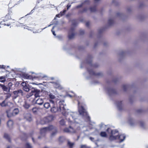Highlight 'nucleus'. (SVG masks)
Wrapping results in <instances>:
<instances>
[{
    "mask_svg": "<svg viewBox=\"0 0 148 148\" xmlns=\"http://www.w3.org/2000/svg\"><path fill=\"white\" fill-rule=\"evenodd\" d=\"M54 27H53L52 29V32L53 33V35H54V36H56V34H55V32L54 31H53V29H54Z\"/></svg>",
    "mask_w": 148,
    "mask_h": 148,
    "instance_id": "19",
    "label": "nucleus"
},
{
    "mask_svg": "<svg viewBox=\"0 0 148 148\" xmlns=\"http://www.w3.org/2000/svg\"><path fill=\"white\" fill-rule=\"evenodd\" d=\"M46 76L45 75H42V74H39L38 75V76H37V77L42 79L44 77H46Z\"/></svg>",
    "mask_w": 148,
    "mask_h": 148,
    "instance_id": "9",
    "label": "nucleus"
},
{
    "mask_svg": "<svg viewBox=\"0 0 148 148\" xmlns=\"http://www.w3.org/2000/svg\"><path fill=\"white\" fill-rule=\"evenodd\" d=\"M0 86L2 88L3 90L4 91H7L8 88L4 85H2L0 84Z\"/></svg>",
    "mask_w": 148,
    "mask_h": 148,
    "instance_id": "5",
    "label": "nucleus"
},
{
    "mask_svg": "<svg viewBox=\"0 0 148 148\" xmlns=\"http://www.w3.org/2000/svg\"><path fill=\"white\" fill-rule=\"evenodd\" d=\"M9 127H11L13 125V121H9L7 123Z\"/></svg>",
    "mask_w": 148,
    "mask_h": 148,
    "instance_id": "8",
    "label": "nucleus"
},
{
    "mask_svg": "<svg viewBox=\"0 0 148 148\" xmlns=\"http://www.w3.org/2000/svg\"><path fill=\"white\" fill-rule=\"evenodd\" d=\"M32 84H35V85H36L37 84H36V83H32Z\"/></svg>",
    "mask_w": 148,
    "mask_h": 148,
    "instance_id": "24",
    "label": "nucleus"
},
{
    "mask_svg": "<svg viewBox=\"0 0 148 148\" xmlns=\"http://www.w3.org/2000/svg\"><path fill=\"white\" fill-rule=\"evenodd\" d=\"M100 135L102 137H106L107 136V134L105 132H101L100 133Z\"/></svg>",
    "mask_w": 148,
    "mask_h": 148,
    "instance_id": "10",
    "label": "nucleus"
},
{
    "mask_svg": "<svg viewBox=\"0 0 148 148\" xmlns=\"http://www.w3.org/2000/svg\"><path fill=\"white\" fill-rule=\"evenodd\" d=\"M50 98L52 99H53L55 98V96L52 94H50L49 95Z\"/></svg>",
    "mask_w": 148,
    "mask_h": 148,
    "instance_id": "16",
    "label": "nucleus"
},
{
    "mask_svg": "<svg viewBox=\"0 0 148 148\" xmlns=\"http://www.w3.org/2000/svg\"><path fill=\"white\" fill-rule=\"evenodd\" d=\"M24 107L26 108H28L29 107V105L28 104H25V105H24Z\"/></svg>",
    "mask_w": 148,
    "mask_h": 148,
    "instance_id": "17",
    "label": "nucleus"
},
{
    "mask_svg": "<svg viewBox=\"0 0 148 148\" xmlns=\"http://www.w3.org/2000/svg\"><path fill=\"white\" fill-rule=\"evenodd\" d=\"M7 116L8 117H10L12 116H13L12 112L10 111V110H8L7 111Z\"/></svg>",
    "mask_w": 148,
    "mask_h": 148,
    "instance_id": "4",
    "label": "nucleus"
},
{
    "mask_svg": "<svg viewBox=\"0 0 148 148\" xmlns=\"http://www.w3.org/2000/svg\"><path fill=\"white\" fill-rule=\"evenodd\" d=\"M5 80H6L4 78L3 79L1 80L0 81V82H1L3 83V82H4L5 81Z\"/></svg>",
    "mask_w": 148,
    "mask_h": 148,
    "instance_id": "20",
    "label": "nucleus"
},
{
    "mask_svg": "<svg viewBox=\"0 0 148 148\" xmlns=\"http://www.w3.org/2000/svg\"><path fill=\"white\" fill-rule=\"evenodd\" d=\"M43 101L41 98H39L36 100V103L38 105H41L43 104Z\"/></svg>",
    "mask_w": 148,
    "mask_h": 148,
    "instance_id": "3",
    "label": "nucleus"
},
{
    "mask_svg": "<svg viewBox=\"0 0 148 148\" xmlns=\"http://www.w3.org/2000/svg\"><path fill=\"white\" fill-rule=\"evenodd\" d=\"M0 69H5V66L3 65H0Z\"/></svg>",
    "mask_w": 148,
    "mask_h": 148,
    "instance_id": "21",
    "label": "nucleus"
},
{
    "mask_svg": "<svg viewBox=\"0 0 148 148\" xmlns=\"http://www.w3.org/2000/svg\"><path fill=\"white\" fill-rule=\"evenodd\" d=\"M102 127L104 128V130H105L106 129L107 131H108V130L109 129V128H108V127H107V126L105 125H103Z\"/></svg>",
    "mask_w": 148,
    "mask_h": 148,
    "instance_id": "14",
    "label": "nucleus"
},
{
    "mask_svg": "<svg viewBox=\"0 0 148 148\" xmlns=\"http://www.w3.org/2000/svg\"><path fill=\"white\" fill-rule=\"evenodd\" d=\"M34 92L35 93L34 95H35V97L36 98H37V97H40V94H39V92Z\"/></svg>",
    "mask_w": 148,
    "mask_h": 148,
    "instance_id": "12",
    "label": "nucleus"
},
{
    "mask_svg": "<svg viewBox=\"0 0 148 148\" xmlns=\"http://www.w3.org/2000/svg\"><path fill=\"white\" fill-rule=\"evenodd\" d=\"M4 79V77L2 76L0 77V80H2V79Z\"/></svg>",
    "mask_w": 148,
    "mask_h": 148,
    "instance_id": "22",
    "label": "nucleus"
},
{
    "mask_svg": "<svg viewBox=\"0 0 148 148\" xmlns=\"http://www.w3.org/2000/svg\"><path fill=\"white\" fill-rule=\"evenodd\" d=\"M10 88H9V90H8V91H10Z\"/></svg>",
    "mask_w": 148,
    "mask_h": 148,
    "instance_id": "27",
    "label": "nucleus"
},
{
    "mask_svg": "<svg viewBox=\"0 0 148 148\" xmlns=\"http://www.w3.org/2000/svg\"><path fill=\"white\" fill-rule=\"evenodd\" d=\"M19 112V110L18 109H15L12 112L13 116L17 114Z\"/></svg>",
    "mask_w": 148,
    "mask_h": 148,
    "instance_id": "7",
    "label": "nucleus"
},
{
    "mask_svg": "<svg viewBox=\"0 0 148 148\" xmlns=\"http://www.w3.org/2000/svg\"><path fill=\"white\" fill-rule=\"evenodd\" d=\"M68 145L72 147L73 145V144L69 142H68Z\"/></svg>",
    "mask_w": 148,
    "mask_h": 148,
    "instance_id": "18",
    "label": "nucleus"
},
{
    "mask_svg": "<svg viewBox=\"0 0 148 148\" xmlns=\"http://www.w3.org/2000/svg\"><path fill=\"white\" fill-rule=\"evenodd\" d=\"M44 106L46 108L48 109L50 107V105L49 103L47 102L44 104Z\"/></svg>",
    "mask_w": 148,
    "mask_h": 148,
    "instance_id": "6",
    "label": "nucleus"
},
{
    "mask_svg": "<svg viewBox=\"0 0 148 148\" xmlns=\"http://www.w3.org/2000/svg\"><path fill=\"white\" fill-rule=\"evenodd\" d=\"M51 111L52 112H55L57 111L58 109L56 108L53 107L51 109Z\"/></svg>",
    "mask_w": 148,
    "mask_h": 148,
    "instance_id": "11",
    "label": "nucleus"
},
{
    "mask_svg": "<svg viewBox=\"0 0 148 148\" xmlns=\"http://www.w3.org/2000/svg\"><path fill=\"white\" fill-rule=\"evenodd\" d=\"M14 92L15 93H16L17 92V91H14Z\"/></svg>",
    "mask_w": 148,
    "mask_h": 148,
    "instance_id": "26",
    "label": "nucleus"
},
{
    "mask_svg": "<svg viewBox=\"0 0 148 148\" xmlns=\"http://www.w3.org/2000/svg\"><path fill=\"white\" fill-rule=\"evenodd\" d=\"M1 105L2 106H4L3 102L1 104Z\"/></svg>",
    "mask_w": 148,
    "mask_h": 148,
    "instance_id": "25",
    "label": "nucleus"
},
{
    "mask_svg": "<svg viewBox=\"0 0 148 148\" xmlns=\"http://www.w3.org/2000/svg\"><path fill=\"white\" fill-rule=\"evenodd\" d=\"M10 16L9 15H7L5 16V17L4 19V21H6L10 19Z\"/></svg>",
    "mask_w": 148,
    "mask_h": 148,
    "instance_id": "13",
    "label": "nucleus"
},
{
    "mask_svg": "<svg viewBox=\"0 0 148 148\" xmlns=\"http://www.w3.org/2000/svg\"><path fill=\"white\" fill-rule=\"evenodd\" d=\"M119 135L118 132L113 131L112 132V135L110 137V140H112L116 139L119 138L121 142L123 141L125 139V137L123 135H121L119 137L117 136Z\"/></svg>",
    "mask_w": 148,
    "mask_h": 148,
    "instance_id": "1",
    "label": "nucleus"
},
{
    "mask_svg": "<svg viewBox=\"0 0 148 148\" xmlns=\"http://www.w3.org/2000/svg\"><path fill=\"white\" fill-rule=\"evenodd\" d=\"M8 85H10V86H12V84L10 82L8 84Z\"/></svg>",
    "mask_w": 148,
    "mask_h": 148,
    "instance_id": "23",
    "label": "nucleus"
},
{
    "mask_svg": "<svg viewBox=\"0 0 148 148\" xmlns=\"http://www.w3.org/2000/svg\"><path fill=\"white\" fill-rule=\"evenodd\" d=\"M32 111L34 113H35L38 111V110L36 108H34L33 109Z\"/></svg>",
    "mask_w": 148,
    "mask_h": 148,
    "instance_id": "15",
    "label": "nucleus"
},
{
    "mask_svg": "<svg viewBox=\"0 0 148 148\" xmlns=\"http://www.w3.org/2000/svg\"><path fill=\"white\" fill-rule=\"evenodd\" d=\"M21 84L22 86H23V89L24 90L28 92L29 91V88H28V87L26 86V84L24 82H23L21 83Z\"/></svg>",
    "mask_w": 148,
    "mask_h": 148,
    "instance_id": "2",
    "label": "nucleus"
}]
</instances>
